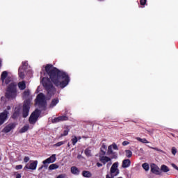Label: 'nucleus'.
Returning <instances> with one entry per match:
<instances>
[{
    "mask_svg": "<svg viewBox=\"0 0 178 178\" xmlns=\"http://www.w3.org/2000/svg\"><path fill=\"white\" fill-rule=\"evenodd\" d=\"M15 178H22V174L21 173H17L16 175V177Z\"/></svg>",
    "mask_w": 178,
    "mask_h": 178,
    "instance_id": "nucleus-44",
    "label": "nucleus"
},
{
    "mask_svg": "<svg viewBox=\"0 0 178 178\" xmlns=\"http://www.w3.org/2000/svg\"><path fill=\"white\" fill-rule=\"evenodd\" d=\"M125 152L126 156H127V158H131L133 155V152L130 149H126Z\"/></svg>",
    "mask_w": 178,
    "mask_h": 178,
    "instance_id": "nucleus-27",
    "label": "nucleus"
},
{
    "mask_svg": "<svg viewBox=\"0 0 178 178\" xmlns=\"http://www.w3.org/2000/svg\"><path fill=\"white\" fill-rule=\"evenodd\" d=\"M8 75V71H3V72H1V81L3 82V84L4 83V81H6V79L7 78Z\"/></svg>",
    "mask_w": 178,
    "mask_h": 178,
    "instance_id": "nucleus-22",
    "label": "nucleus"
},
{
    "mask_svg": "<svg viewBox=\"0 0 178 178\" xmlns=\"http://www.w3.org/2000/svg\"><path fill=\"white\" fill-rule=\"evenodd\" d=\"M149 148H152V149H154L155 151H161V149H159V148H157V147H149Z\"/></svg>",
    "mask_w": 178,
    "mask_h": 178,
    "instance_id": "nucleus-40",
    "label": "nucleus"
},
{
    "mask_svg": "<svg viewBox=\"0 0 178 178\" xmlns=\"http://www.w3.org/2000/svg\"><path fill=\"white\" fill-rule=\"evenodd\" d=\"M41 113L40 110L39 108H35L33 113H31L29 118V122L31 124H35V123L38 120V118H40V115Z\"/></svg>",
    "mask_w": 178,
    "mask_h": 178,
    "instance_id": "nucleus-5",
    "label": "nucleus"
},
{
    "mask_svg": "<svg viewBox=\"0 0 178 178\" xmlns=\"http://www.w3.org/2000/svg\"><path fill=\"white\" fill-rule=\"evenodd\" d=\"M31 99H26L23 103L22 106V116L23 118H27L29 115L30 108H31Z\"/></svg>",
    "mask_w": 178,
    "mask_h": 178,
    "instance_id": "nucleus-4",
    "label": "nucleus"
},
{
    "mask_svg": "<svg viewBox=\"0 0 178 178\" xmlns=\"http://www.w3.org/2000/svg\"><path fill=\"white\" fill-rule=\"evenodd\" d=\"M66 175L65 173H62L60 175H58L56 178H65Z\"/></svg>",
    "mask_w": 178,
    "mask_h": 178,
    "instance_id": "nucleus-36",
    "label": "nucleus"
},
{
    "mask_svg": "<svg viewBox=\"0 0 178 178\" xmlns=\"http://www.w3.org/2000/svg\"><path fill=\"white\" fill-rule=\"evenodd\" d=\"M106 178H112L111 175H106Z\"/></svg>",
    "mask_w": 178,
    "mask_h": 178,
    "instance_id": "nucleus-47",
    "label": "nucleus"
},
{
    "mask_svg": "<svg viewBox=\"0 0 178 178\" xmlns=\"http://www.w3.org/2000/svg\"><path fill=\"white\" fill-rule=\"evenodd\" d=\"M131 164V161L130 159H124L122 161V168H129L130 165Z\"/></svg>",
    "mask_w": 178,
    "mask_h": 178,
    "instance_id": "nucleus-16",
    "label": "nucleus"
},
{
    "mask_svg": "<svg viewBox=\"0 0 178 178\" xmlns=\"http://www.w3.org/2000/svg\"><path fill=\"white\" fill-rule=\"evenodd\" d=\"M129 144V141H123L122 143V145L125 146V145H128Z\"/></svg>",
    "mask_w": 178,
    "mask_h": 178,
    "instance_id": "nucleus-42",
    "label": "nucleus"
},
{
    "mask_svg": "<svg viewBox=\"0 0 178 178\" xmlns=\"http://www.w3.org/2000/svg\"><path fill=\"white\" fill-rule=\"evenodd\" d=\"M66 141H59L58 143H56L55 144L56 147H60L61 145H63V144H65Z\"/></svg>",
    "mask_w": 178,
    "mask_h": 178,
    "instance_id": "nucleus-32",
    "label": "nucleus"
},
{
    "mask_svg": "<svg viewBox=\"0 0 178 178\" xmlns=\"http://www.w3.org/2000/svg\"><path fill=\"white\" fill-rule=\"evenodd\" d=\"M119 162H114L110 168V175L112 178H115V176H118L120 174V169L118 168Z\"/></svg>",
    "mask_w": 178,
    "mask_h": 178,
    "instance_id": "nucleus-7",
    "label": "nucleus"
},
{
    "mask_svg": "<svg viewBox=\"0 0 178 178\" xmlns=\"http://www.w3.org/2000/svg\"><path fill=\"white\" fill-rule=\"evenodd\" d=\"M142 167L145 170H149V165L147 162H145V163H143Z\"/></svg>",
    "mask_w": 178,
    "mask_h": 178,
    "instance_id": "nucleus-30",
    "label": "nucleus"
},
{
    "mask_svg": "<svg viewBox=\"0 0 178 178\" xmlns=\"http://www.w3.org/2000/svg\"><path fill=\"white\" fill-rule=\"evenodd\" d=\"M29 129H30L29 124H26L25 126L22 127V129H20L19 133L20 134L26 133V131H28V130H29Z\"/></svg>",
    "mask_w": 178,
    "mask_h": 178,
    "instance_id": "nucleus-21",
    "label": "nucleus"
},
{
    "mask_svg": "<svg viewBox=\"0 0 178 178\" xmlns=\"http://www.w3.org/2000/svg\"><path fill=\"white\" fill-rule=\"evenodd\" d=\"M147 131L149 134H154V130H147Z\"/></svg>",
    "mask_w": 178,
    "mask_h": 178,
    "instance_id": "nucleus-45",
    "label": "nucleus"
},
{
    "mask_svg": "<svg viewBox=\"0 0 178 178\" xmlns=\"http://www.w3.org/2000/svg\"><path fill=\"white\" fill-rule=\"evenodd\" d=\"M15 127H16L15 123H10L9 124H7L6 127H4L3 131L4 133H10V131L15 129Z\"/></svg>",
    "mask_w": 178,
    "mask_h": 178,
    "instance_id": "nucleus-14",
    "label": "nucleus"
},
{
    "mask_svg": "<svg viewBox=\"0 0 178 178\" xmlns=\"http://www.w3.org/2000/svg\"><path fill=\"white\" fill-rule=\"evenodd\" d=\"M70 143H68L67 146L70 147Z\"/></svg>",
    "mask_w": 178,
    "mask_h": 178,
    "instance_id": "nucleus-54",
    "label": "nucleus"
},
{
    "mask_svg": "<svg viewBox=\"0 0 178 178\" xmlns=\"http://www.w3.org/2000/svg\"><path fill=\"white\" fill-rule=\"evenodd\" d=\"M97 166H98V168H100L101 166H103V163L102 162H97Z\"/></svg>",
    "mask_w": 178,
    "mask_h": 178,
    "instance_id": "nucleus-41",
    "label": "nucleus"
},
{
    "mask_svg": "<svg viewBox=\"0 0 178 178\" xmlns=\"http://www.w3.org/2000/svg\"><path fill=\"white\" fill-rule=\"evenodd\" d=\"M71 140L72 143V145H76V143H78V137H76V136H74V137H72Z\"/></svg>",
    "mask_w": 178,
    "mask_h": 178,
    "instance_id": "nucleus-28",
    "label": "nucleus"
},
{
    "mask_svg": "<svg viewBox=\"0 0 178 178\" xmlns=\"http://www.w3.org/2000/svg\"><path fill=\"white\" fill-rule=\"evenodd\" d=\"M18 88L21 90H24L26 88V81H22L20 82H18Z\"/></svg>",
    "mask_w": 178,
    "mask_h": 178,
    "instance_id": "nucleus-17",
    "label": "nucleus"
},
{
    "mask_svg": "<svg viewBox=\"0 0 178 178\" xmlns=\"http://www.w3.org/2000/svg\"><path fill=\"white\" fill-rule=\"evenodd\" d=\"M115 178H123L122 176H120L119 177H115Z\"/></svg>",
    "mask_w": 178,
    "mask_h": 178,
    "instance_id": "nucleus-53",
    "label": "nucleus"
},
{
    "mask_svg": "<svg viewBox=\"0 0 178 178\" xmlns=\"http://www.w3.org/2000/svg\"><path fill=\"white\" fill-rule=\"evenodd\" d=\"M11 107L10 106H7V111H8V110H10Z\"/></svg>",
    "mask_w": 178,
    "mask_h": 178,
    "instance_id": "nucleus-48",
    "label": "nucleus"
},
{
    "mask_svg": "<svg viewBox=\"0 0 178 178\" xmlns=\"http://www.w3.org/2000/svg\"><path fill=\"white\" fill-rule=\"evenodd\" d=\"M140 151H142V152H143L144 151L143 148H140Z\"/></svg>",
    "mask_w": 178,
    "mask_h": 178,
    "instance_id": "nucleus-50",
    "label": "nucleus"
},
{
    "mask_svg": "<svg viewBox=\"0 0 178 178\" xmlns=\"http://www.w3.org/2000/svg\"><path fill=\"white\" fill-rule=\"evenodd\" d=\"M20 110L19 106L15 107L13 114H12V119H18L19 116H20Z\"/></svg>",
    "mask_w": 178,
    "mask_h": 178,
    "instance_id": "nucleus-15",
    "label": "nucleus"
},
{
    "mask_svg": "<svg viewBox=\"0 0 178 178\" xmlns=\"http://www.w3.org/2000/svg\"><path fill=\"white\" fill-rule=\"evenodd\" d=\"M19 76L22 79H24V72H21L20 70H19Z\"/></svg>",
    "mask_w": 178,
    "mask_h": 178,
    "instance_id": "nucleus-33",
    "label": "nucleus"
},
{
    "mask_svg": "<svg viewBox=\"0 0 178 178\" xmlns=\"http://www.w3.org/2000/svg\"><path fill=\"white\" fill-rule=\"evenodd\" d=\"M161 170L163 172H169V170H170V169H169V167L167 166L166 165H161Z\"/></svg>",
    "mask_w": 178,
    "mask_h": 178,
    "instance_id": "nucleus-25",
    "label": "nucleus"
},
{
    "mask_svg": "<svg viewBox=\"0 0 178 178\" xmlns=\"http://www.w3.org/2000/svg\"><path fill=\"white\" fill-rule=\"evenodd\" d=\"M1 66H2V61H1V60H0V68Z\"/></svg>",
    "mask_w": 178,
    "mask_h": 178,
    "instance_id": "nucleus-49",
    "label": "nucleus"
},
{
    "mask_svg": "<svg viewBox=\"0 0 178 178\" xmlns=\"http://www.w3.org/2000/svg\"><path fill=\"white\" fill-rule=\"evenodd\" d=\"M84 152H85V154L86 155V156H91V155H92L91 149H90V148H86Z\"/></svg>",
    "mask_w": 178,
    "mask_h": 178,
    "instance_id": "nucleus-29",
    "label": "nucleus"
},
{
    "mask_svg": "<svg viewBox=\"0 0 178 178\" xmlns=\"http://www.w3.org/2000/svg\"><path fill=\"white\" fill-rule=\"evenodd\" d=\"M140 5H142L143 6H145V5H146V3H147V0H140Z\"/></svg>",
    "mask_w": 178,
    "mask_h": 178,
    "instance_id": "nucleus-35",
    "label": "nucleus"
},
{
    "mask_svg": "<svg viewBox=\"0 0 178 178\" xmlns=\"http://www.w3.org/2000/svg\"><path fill=\"white\" fill-rule=\"evenodd\" d=\"M150 168L152 173H154L155 175H161V170H160V168L155 163H152Z\"/></svg>",
    "mask_w": 178,
    "mask_h": 178,
    "instance_id": "nucleus-11",
    "label": "nucleus"
},
{
    "mask_svg": "<svg viewBox=\"0 0 178 178\" xmlns=\"http://www.w3.org/2000/svg\"><path fill=\"white\" fill-rule=\"evenodd\" d=\"M17 95V83L15 82H11L9 83L6 92V97L7 99H15Z\"/></svg>",
    "mask_w": 178,
    "mask_h": 178,
    "instance_id": "nucleus-3",
    "label": "nucleus"
},
{
    "mask_svg": "<svg viewBox=\"0 0 178 178\" xmlns=\"http://www.w3.org/2000/svg\"><path fill=\"white\" fill-rule=\"evenodd\" d=\"M107 147L106 145V144H104V143L102 145V147L100 148V152H99V155H106V149Z\"/></svg>",
    "mask_w": 178,
    "mask_h": 178,
    "instance_id": "nucleus-19",
    "label": "nucleus"
},
{
    "mask_svg": "<svg viewBox=\"0 0 178 178\" xmlns=\"http://www.w3.org/2000/svg\"><path fill=\"white\" fill-rule=\"evenodd\" d=\"M8 113H9V111H7V110H4L3 113H0V126L3 124L6 120H7Z\"/></svg>",
    "mask_w": 178,
    "mask_h": 178,
    "instance_id": "nucleus-9",
    "label": "nucleus"
},
{
    "mask_svg": "<svg viewBox=\"0 0 178 178\" xmlns=\"http://www.w3.org/2000/svg\"><path fill=\"white\" fill-rule=\"evenodd\" d=\"M29 159H30L29 156H25L24 158V162L27 163V162H29Z\"/></svg>",
    "mask_w": 178,
    "mask_h": 178,
    "instance_id": "nucleus-38",
    "label": "nucleus"
},
{
    "mask_svg": "<svg viewBox=\"0 0 178 178\" xmlns=\"http://www.w3.org/2000/svg\"><path fill=\"white\" fill-rule=\"evenodd\" d=\"M71 172L73 175H79L80 169H79V168H77V166H72Z\"/></svg>",
    "mask_w": 178,
    "mask_h": 178,
    "instance_id": "nucleus-18",
    "label": "nucleus"
},
{
    "mask_svg": "<svg viewBox=\"0 0 178 178\" xmlns=\"http://www.w3.org/2000/svg\"><path fill=\"white\" fill-rule=\"evenodd\" d=\"M40 78H42V83L47 90V93L51 94L54 91V86L57 88H65L70 81V78L64 71H60L54 67L52 64H47L43 72H40ZM53 82V83H52Z\"/></svg>",
    "mask_w": 178,
    "mask_h": 178,
    "instance_id": "nucleus-1",
    "label": "nucleus"
},
{
    "mask_svg": "<svg viewBox=\"0 0 178 178\" xmlns=\"http://www.w3.org/2000/svg\"><path fill=\"white\" fill-rule=\"evenodd\" d=\"M79 140H81V137H78V141Z\"/></svg>",
    "mask_w": 178,
    "mask_h": 178,
    "instance_id": "nucleus-51",
    "label": "nucleus"
},
{
    "mask_svg": "<svg viewBox=\"0 0 178 178\" xmlns=\"http://www.w3.org/2000/svg\"><path fill=\"white\" fill-rule=\"evenodd\" d=\"M58 103H59V99L58 97H55L54 99H52L50 103V107H54V106H56Z\"/></svg>",
    "mask_w": 178,
    "mask_h": 178,
    "instance_id": "nucleus-20",
    "label": "nucleus"
},
{
    "mask_svg": "<svg viewBox=\"0 0 178 178\" xmlns=\"http://www.w3.org/2000/svg\"><path fill=\"white\" fill-rule=\"evenodd\" d=\"M10 81L8 78L6 77V79L5 80L6 85H8L10 83Z\"/></svg>",
    "mask_w": 178,
    "mask_h": 178,
    "instance_id": "nucleus-39",
    "label": "nucleus"
},
{
    "mask_svg": "<svg viewBox=\"0 0 178 178\" xmlns=\"http://www.w3.org/2000/svg\"><path fill=\"white\" fill-rule=\"evenodd\" d=\"M172 166L178 170V166L175 163H172Z\"/></svg>",
    "mask_w": 178,
    "mask_h": 178,
    "instance_id": "nucleus-43",
    "label": "nucleus"
},
{
    "mask_svg": "<svg viewBox=\"0 0 178 178\" xmlns=\"http://www.w3.org/2000/svg\"><path fill=\"white\" fill-rule=\"evenodd\" d=\"M70 131V129H66V130H64L63 134H60L59 138L64 137L65 136H68Z\"/></svg>",
    "mask_w": 178,
    "mask_h": 178,
    "instance_id": "nucleus-26",
    "label": "nucleus"
},
{
    "mask_svg": "<svg viewBox=\"0 0 178 178\" xmlns=\"http://www.w3.org/2000/svg\"><path fill=\"white\" fill-rule=\"evenodd\" d=\"M177 152V148H175V147H172V154L173 155H176Z\"/></svg>",
    "mask_w": 178,
    "mask_h": 178,
    "instance_id": "nucleus-34",
    "label": "nucleus"
},
{
    "mask_svg": "<svg viewBox=\"0 0 178 178\" xmlns=\"http://www.w3.org/2000/svg\"><path fill=\"white\" fill-rule=\"evenodd\" d=\"M38 163V161H33V162H31L29 165H28V164L24 166V169H32L33 170H35L37 169Z\"/></svg>",
    "mask_w": 178,
    "mask_h": 178,
    "instance_id": "nucleus-13",
    "label": "nucleus"
},
{
    "mask_svg": "<svg viewBox=\"0 0 178 178\" xmlns=\"http://www.w3.org/2000/svg\"><path fill=\"white\" fill-rule=\"evenodd\" d=\"M23 165H16L15 169L19 170V169H22Z\"/></svg>",
    "mask_w": 178,
    "mask_h": 178,
    "instance_id": "nucleus-37",
    "label": "nucleus"
},
{
    "mask_svg": "<svg viewBox=\"0 0 178 178\" xmlns=\"http://www.w3.org/2000/svg\"><path fill=\"white\" fill-rule=\"evenodd\" d=\"M99 161L102 162L103 165H106L107 162H111V158L109 156H107L105 154V155H99Z\"/></svg>",
    "mask_w": 178,
    "mask_h": 178,
    "instance_id": "nucleus-12",
    "label": "nucleus"
},
{
    "mask_svg": "<svg viewBox=\"0 0 178 178\" xmlns=\"http://www.w3.org/2000/svg\"><path fill=\"white\" fill-rule=\"evenodd\" d=\"M82 155H81V154H79L77 156L78 159H81V158H82Z\"/></svg>",
    "mask_w": 178,
    "mask_h": 178,
    "instance_id": "nucleus-46",
    "label": "nucleus"
},
{
    "mask_svg": "<svg viewBox=\"0 0 178 178\" xmlns=\"http://www.w3.org/2000/svg\"><path fill=\"white\" fill-rule=\"evenodd\" d=\"M30 93H31V92H30L29 89H28V90L24 91L23 95L24 96V97H27L28 96L30 95Z\"/></svg>",
    "mask_w": 178,
    "mask_h": 178,
    "instance_id": "nucleus-31",
    "label": "nucleus"
},
{
    "mask_svg": "<svg viewBox=\"0 0 178 178\" xmlns=\"http://www.w3.org/2000/svg\"><path fill=\"white\" fill-rule=\"evenodd\" d=\"M82 175L84 177H91V176H92V174L91 173V172H90V170H83Z\"/></svg>",
    "mask_w": 178,
    "mask_h": 178,
    "instance_id": "nucleus-23",
    "label": "nucleus"
},
{
    "mask_svg": "<svg viewBox=\"0 0 178 178\" xmlns=\"http://www.w3.org/2000/svg\"><path fill=\"white\" fill-rule=\"evenodd\" d=\"M172 137H175V134H171Z\"/></svg>",
    "mask_w": 178,
    "mask_h": 178,
    "instance_id": "nucleus-52",
    "label": "nucleus"
},
{
    "mask_svg": "<svg viewBox=\"0 0 178 178\" xmlns=\"http://www.w3.org/2000/svg\"><path fill=\"white\" fill-rule=\"evenodd\" d=\"M55 161H56V155L55 154H53L52 155H51V156H49V158H47V159H44V161H43V165H42V166L39 168V170L42 169V168L47 169L49 166V163H51L49 166V170L58 169V168H59V165H57L56 163H54Z\"/></svg>",
    "mask_w": 178,
    "mask_h": 178,
    "instance_id": "nucleus-2",
    "label": "nucleus"
},
{
    "mask_svg": "<svg viewBox=\"0 0 178 178\" xmlns=\"http://www.w3.org/2000/svg\"><path fill=\"white\" fill-rule=\"evenodd\" d=\"M67 115H58V117H55L53 118L52 123H58L59 122H64L68 120Z\"/></svg>",
    "mask_w": 178,
    "mask_h": 178,
    "instance_id": "nucleus-10",
    "label": "nucleus"
},
{
    "mask_svg": "<svg viewBox=\"0 0 178 178\" xmlns=\"http://www.w3.org/2000/svg\"><path fill=\"white\" fill-rule=\"evenodd\" d=\"M113 149H116V150L119 149V148H118L117 144H115V143H114L111 145H108V151H107L108 155L111 156V161H112V159H117V158L118 156V152H114L113 151Z\"/></svg>",
    "mask_w": 178,
    "mask_h": 178,
    "instance_id": "nucleus-6",
    "label": "nucleus"
},
{
    "mask_svg": "<svg viewBox=\"0 0 178 178\" xmlns=\"http://www.w3.org/2000/svg\"><path fill=\"white\" fill-rule=\"evenodd\" d=\"M136 140L143 143V144H148L149 142L147 140V138H141L140 137H137Z\"/></svg>",
    "mask_w": 178,
    "mask_h": 178,
    "instance_id": "nucleus-24",
    "label": "nucleus"
},
{
    "mask_svg": "<svg viewBox=\"0 0 178 178\" xmlns=\"http://www.w3.org/2000/svg\"><path fill=\"white\" fill-rule=\"evenodd\" d=\"M35 102L38 104L44 106V104H45L46 103L45 96L44 93H39L38 96H36Z\"/></svg>",
    "mask_w": 178,
    "mask_h": 178,
    "instance_id": "nucleus-8",
    "label": "nucleus"
}]
</instances>
